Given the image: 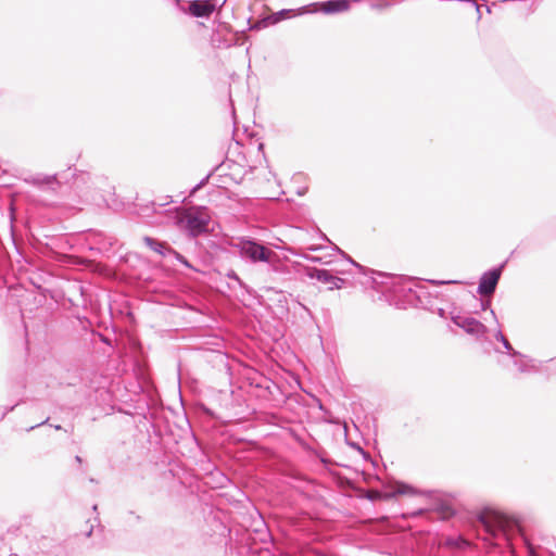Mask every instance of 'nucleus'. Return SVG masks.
<instances>
[{
	"mask_svg": "<svg viewBox=\"0 0 556 556\" xmlns=\"http://www.w3.org/2000/svg\"><path fill=\"white\" fill-rule=\"evenodd\" d=\"M53 428H54L55 430H62V426H61V425H54V426H53Z\"/></svg>",
	"mask_w": 556,
	"mask_h": 556,
	"instance_id": "43",
	"label": "nucleus"
},
{
	"mask_svg": "<svg viewBox=\"0 0 556 556\" xmlns=\"http://www.w3.org/2000/svg\"><path fill=\"white\" fill-rule=\"evenodd\" d=\"M513 359L514 365L520 372H531L539 370V368L534 364H532L533 359L529 358L527 355L526 357H515Z\"/></svg>",
	"mask_w": 556,
	"mask_h": 556,
	"instance_id": "21",
	"label": "nucleus"
},
{
	"mask_svg": "<svg viewBox=\"0 0 556 556\" xmlns=\"http://www.w3.org/2000/svg\"><path fill=\"white\" fill-rule=\"evenodd\" d=\"M91 533H92V528L88 532H86V536H90Z\"/></svg>",
	"mask_w": 556,
	"mask_h": 556,
	"instance_id": "45",
	"label": "nucleus"
},
{
	"mask_svg": "<svg viewBox=\"0 0 556 556\" xmlns=\"http://www.w3.org/2000/svg\"><path fill=\"white\" fill-rule=\"evenodd\" d=\"M450 319L455 326L463 329L466 333L476 337V339H481L489 332L484 324L475 317L463 315L458 308H453L450 312Z\"/></svg>",
	"mask_w": 556,
	"mask_h": 556,
	"instance_id": "10",
	"label": "nucleus"
},
{
	"mask_svg": "<svg viewBox=\"0 0 556 556\" xmlns=\"http://www.w3.org/2000/svg\"><path fill=\"white\" fill-rule=\"evenodd\" d=\"M75 462L78 463V464H81L83 463V458L79 455H76L75 456Z\"/></svg>",
	"mask_w": 556,
	"mask_h": 556,
	"instance_id": "39",
	"label": "nucleus"
},
{
	"mask_svg": "<svg viewBox=\"0 0 556 556\" xmlns=\"http://www.w3.org/2000/svg\"><path fill=\"white\" fill-rule=\"evenodd\" d=\"M484 7H485V10H486V12L489 14L492 13L491 5L485 4Z\"/></svg>",
	"mask_w": 556,
	"mask_h": 556,
	"instance_id": "40",
	"label": "nucleus"
},
{
	"mask_svg": "<svg viewBox=\"0 0 556 556\" xmlns=\"http://www.w3.org/2000/svg\"><path fill=\"white\" fill-rule=\"evenodd\" d=\"M426 511H427V509H422V508H420V509H418L417 514H418V515H422V514H424V513H426Z\"/></svg>",
	"mask_w": 556,
	"mask_h": 556,
	"instance_id": "42",
	"label": "nucleus"
},
{
	"mask_svg": "<svg viewBox=\"0 0 556 556\" xmlns=\"http://www.w3.org/2000/svg\"><path fill=\"white\" fill-rule=\"evenodd\" d=\"M10 222H11V227L13 226V212L11 211L10 213Z\"/></svg>",
	"mask_w": 556,
	"mask_h": 556,
	"instance_id": "41",
	"label": "nucleus"
},
{
	"mask_svg": "<svg viewBox=\"0 0 556 556\" xmlns=\"http://www.w3.org/2000/svg\"><path fill=\"white\" fill-rule=\"evenodd\" d=\"M432 305L434 307L432 309H428V311L435 312L443 319H450V312L453 311V308H456L453 304L448 305L446 308L439 306L437 296H433Z\"/></svg>",
	"mask_w": 556,
	"mask_h": 556,
	"instance_id": "24",
	"label": "nucleus"
},
{
	"mask_svg": "<svg viewBox=\"0 0 556 556\" xmlns=\"http://www.w3.org/2000/svg\"><path fill=\"white\" fill-rule=\"evenodd\" d=\"M226 277L233 281V285H228L230 289H235V287L238 286L241 290H243L244 293L249 295L254 293V290L249 287L233 269H229L226 273Z\"/></svg>",
	"mask_w": 556,
	"mask_h": 556,
	"instance_id": "19",
	"label": "nucleus"
},
{
	"mask_svg": "<svg viewBox=\"0 0 556 556\" xmlns=\"http://www.w3.org/2000/svg\"><path fill=\"white\" fill-rule=\"evenodd\" d=\"M320 238H321L324 241H328V242H330V240L328 239V237H327L325 233H323V232H320Z\"/></svg>",
	"mask_w": 556,
	"mask_h": 556,
	"instance_id": "38",
	"label": "nucleus"
},
{
	"mask_svg": "<svg viewBox=\"0 0 556 556\" xmlns=\"http://www.w3.org/2000/svg\"><path fill=\"white\" fill-rule=\"evenodd\" d=\"M345 283H346V280L344 278L333 276V279H332L331 286L329 287V290L342 289L345 287Z\"/></svg>",
	"mask_w": 556,
	"mask_h": 556,
	"instance_id": "28",
	"label": "nucleus"
},
{
	"mask_svg": "<svg viewBox=\"0 0 556 556\" xmlns=\"http://www.w3.org/2000/svg\"><path fill=\"white\" fill-rule=\"evenodd\" d=\"M201 190L200 186L197 184L194 185L191 189H190V192H189V197H194L195 193Z\"/></svg>",
	"mask_w": 556,
	"mask_h": 556,
	"instance_id": "35",
	"label": "nucleus"
},
{
	"mask_svg": "<svg viewBox=\"0 0 556 556\" xmlns=\"http://www.w3.org/2000/svg\"><path fill=\"white\" fill-rule=\"evenodd\" d=\"M359 0H326L321 2H313L299 9V14H314L321 12L326 15L343 13L350 10L352 2Z\"/></svg>",
	"mask_w": 556,
	"mask_h": 556,
	"instance_id": "8",
	"label": "nucleus"
},
{
	"mask_svg": "<svg viewBox=\"0 0 556 556\" xmlns=\"http://www.w3.org/2000/svg\"><path fill=\"white\" fill-rule=\"evenodd\" d=\"M305 275L311 279H316L323 283L331 285L333 275L331 270L317 267H304Z\"/></svg>",
	"mask_w": 556,
	"mask_h": 556,
	"instance_id": "16",
	"label": "nucleus"
},
{
	"mask_svg": "<svg viewBox=\"0 0 556 556\" xmlns=\"http://www.w3.org/2000/svg\"><path fill=\"white\" fill-rule=\"evenodd\" d=\"M89 482L97 483L98 481L94 478H89Z\"/></svg>",
	"mask_w": 556,
	"mask_h": 556,
	"instance_id": "44",
	"label": "nucleus"
},
{
	"mask_svg": "<svg viewBox=\"0 0 556 556\" xmlns=\"http://www.w3.org/2000/svg\"><path fill=\"white\" fill-rule=\"evenodd\" d=\"M229 549L236 551L238 556H278L280 553L262 516L253 520L252 529L241 533L235 543L230 538Z\"/></svg>",
	"mask_w": 556,
	"mask_h": 556,
	"instance_id": "3",
	"label": "nucleus"
},
{
	"mask_svg": "<svg viewBox=\"0 0 556 556\" xmlns=\"http://www.w3.org/2000/svg\"><path fill=\"white\" fill-rule=\"evenodd\" d=\"M471 516L490 540L502 539L508 543L514 536L522 534L521 518L497 507L484 505L475 509Z\"/></svg>",
	"mask_w": 556,
	"mask_h": 556,
	"instance_id": "2",
	"label": "nucleus"
},
{
	"mask_svg": "<svg viewBox=\"0 0 556 556\" xmlns=\"http://www.w3.org/2000/svg\"><path fill=\"white\" fill-rule=\"evenodd\" d=\"M222 25H224L226 29H229V28H230V26H229V25H227V24H224V23H223Z\"/></svg>",
	"mask_w": 556,
	"mask_h": 556,
	"instance_id": "47",
	"label": "nucleus"
},
{
	"mask_svg": "<svg viewBox=\"0 0 556 556\" xmlns=\"http://www.w3.org/2000/svg\"><path fill=\"white\" fill-rule=\"evenodd\" d=\"M211 223V215L206 207H201L199 211L188 214L184 220L185 232L192 238L208 232Z\"/></svg>",
	"mask_w": 556,
	"mask_h": 556,
	"instance_id": "9",
	"label": "nucleus"
},
{
	"mask_svg": "<svg viewBox=\"0 0 556 556\" xmlns=\"http://www.w3.org/2000/svg\"><path fill=\"white\" fill-rule=\"evenodd\" d=\"M268 291H274L278 298L276 300L277 302V306L282 311V312H288L289 311V307H288V300H287V296L285 295V293L281 291V290H276L275 288H268L267 289Z\"/></svg>",
	"mask_w": 556,
	"mask_h": 556,
	"instance_id": "26",
	"label": "nucleus"
},
{
	"mask_svg": "<svg viewBox=\"0 0 556 556\" xmlns=\"http://www.w3.org/2000/svg\"><path fill=\"white\" fill-rule=\"evenodd\" d=\"M9 270V261L7 255L0 250V289L7 287V275Z\"/></svg>",
	"mask_w": 556,
	"mask_h": 556,
	"instance_id": "23",
	"label": "nucleus"
},
{
	"mask_svg": "<svg viewBox=\"0 0 556 556\" xmlns=\"http://www.w3.org/2000/svg\"><path fill=\"white\" fill-rule=\"evenodd\" d=\"M376 275L375 273H372ZM371 277L372 289L379 291L386 296L391 293L394 304L399 308L415 307L421 309H432L433 295L428 288L414 277L393 276L389 274H377Z\"/></svg>",
	"mask_w": 556,
	"mask_h": 556,
	"instance_id": "1",
	"label": "nucleus"
},
{
	"mask_svg": "<svg viewBox=\"0 0 556 556\" xmlns=\"http://www.w3.org/2000/svg\"><path fill=\"white\" fill-rule=\"evenodd\" d=\"M227 0H191L187 7L180 5V0H177L179 10L184 13L201 18H208L213 12L219 7H223Z\"/></svg>",
	"mask_w": 556,
	"mask_h": 556,
	"instance_id": "11",
	"label": "nucleus"
},
{
	"mask_svg": "<svg viewBox=\"0 0 556 556\" xmlns=\"http://www.w3.org/2000/svg\"><path fill=\"white\" fill-rule=\"evenodd\" d=\"M467 2L470 3L475 8V10L477 12V21L479 22L482 17L481 5L478 2L471 1V0H469Z\"/></svg>",
	"mask_w": 556,
	"mask_h": 556,
	"instance_id": "32",
	"label": "nucleus"
},
{
	"mask_svg": "<svg viewBox=\"0 0 556 556\" xmlns=\"http://www.w3.org/2000/svg\"><path fill=\"white\" fill-rule=\"evenodd\" d=\"M135 518H136L137 521L141 520V517L139 515H136Z\"/></svg>",
	"mask_w": 556,
	"mask_h": 556,
	"instance_id": "46",
	"label": "nucleus"
},
{
	"mask_svg": "<svg viewBox=\"0 0 556 556\" xmlns=\"http://www.w3.org/2000/svg\"><path fill=\"white\" fill-rule=\"evenodd\" d=\"M48 421H49V418H46L43 421H41V422H39V424H37V425H34V426H31V427L27 428L26 430H27V431H31V430H34V429H35V428H37V427H40V426H42V425H47V424H48Z\"/></svg>",
	"mask_w": 556,
	"mask_h": 556,
	"instance_id": "36",
	"label": "nucleus"
},
{
	"mask_svg": "<svg viewBox=\"0 0 556 556\" xmlns=\"http://www.w3.org/2000/svg\"><path fill=\"white\" fill-rule=\"evenodd\" d=\"M143 242L149 249H151L155 253L164 257H168L167 251L170 250L172 247L167 242L161 241L150 236H144Z\"/></svg>",
	"mask_w": 556,
	"mask_h": 556,
	"instance_id": "17",
	"label": "nucleus"
},
{
	"mask_svg": "<svg viewBox=\"0 0 556 556\" xmlns=\"http://www.w3.org/2000/svg\"><path fill=\"white\" fill-rule=\"evenodd\" d=\"M218 167H215L213 168L205 177H203L199 182L198 185L200 186V188H204L208 181H210V178L214 175V173L216 172Z\"/></svg>",
	"mask_w": 556,
	"mask_h": 556,
	"instance_id": "30",
	"label": "nucleus"
},
{
	"mask_svg": "<svg viewBox=\"0 0 556 556\" xmlns=\"http://www.w3.org/2000/svg\"><path fill=\"white\" fill-rule=\"evenodd\" d=\"M334 249L337 251H339L344 256V258H346L353 266H355L363 275L368 276L367 283L371 285V277L374 276L372 273H375V274H383L382 271H377V270H374V269H369V268H367V267L356 263L351 256H349L346 253L341 251L338 247H336ZM375 277H377V280H380V277L378 275H375Z\"/></svg>",
	"mask_w": 556,
	"mask_h": 556,
	"instance_id": "20",
	"label": "nucleus"
},
{
	"mask_svg": "<svg viewBox=\"0 0 556 556\" xmlns=\"http://www.w3.org/2000/svg\"><path fill=\"white\" fill-rule=\"evenodd\" d=\"M346 444L359 452L365 459L370 457L369 454L358 443L346 440Z\"/></svg>",
	"mask_w": 556,
	"mask_h": 556,
	"instance_id": "29",
	"label": "nucleus"
},
{
	"mask_svg": "<svg viewBox=\"0 0 556 556\" xmlns=\"http://www.w3.org/2000/svg\"><path fill=\"white\" fill-rule=\"evenodd\" d=\"M421 494L415 486L408 484L406 482H399L396 488L392 491H368L365 489H359L357 492V497L361 500H367L369 502H376L381 500H389L396 497L399 495H417Z\"/></svg>",
	"mask_w": 556,
	"mask_h": 556,
	"instance_id": "7",
	"label": "nucleus"
},
{
	"mask_svg": "<svg viewBox=\"0 0 556 556\" xmlns=\"http://www.w3.org/2000/svg\"><path fill=\"white\" fill-rule=\"evenodd\" d=\"M67 170L66 172H63V173H60V174H54V175H51V176H45V177H36L34 178V182L37 184V185H41V184H45V185H50V184H53V182H60L59 179L61 180H64V182H68L70 179L66 175Z\"/></svg>",
	"mask_w": 556,
	"mask_h": 556,
	"instance_id": "22",
	"label": "nucleus"
},
{
	"mask_svg": "<svg viewBox=\"0 0 556 556\" xmlns=\"http://www.w3.org/2000/svg\"><path fill=\"white\" fill-rule=\"evenodd\" d=\"M301 268L304 267L298 263L285 261L276 253L266 267V274L273 281L286 282L295 279Z\"/></svg>",
	"mask_w": 556,
	"mask_h": 556,
	"instance_id": "5",
	"label": "nucleus"
},
{
	"mask_svg": "<svg viewBox=\"0 0 556 556\" xmlns=\"http://www.w3.org/2000/svg\"><path fill=\"white\" fill-rule=\"evenodd\" d=\"M17 404H14V405H11V406H8V407H4V408H1V412H0V420H2L7 414H9L10 412H12L15 406Z\"/></svg>",
	"mask_w": 556,
	"mask_h": 556,
	"instance_id": "33",
	"label": "nucleus"
},
{
	"mask_svg": "<svg viewBox=\"0 0 556 556\" xmlns=\"http://www.w3.org/2000/svg\"><path fill=\"white\" fill-rule=\"evenodd\" d=\"M495 340L501 342L504 350H505V353L507 355H509L511 358H515V357H526L525 354L520 353L519 351L515 350L513 348V345L510 344V342L508 341V339L504 336L503 331L501 329H498L495 334Z\"/></svg>",
	"mask_w": 556,
	"mask_h": 556,
	"instance_id": "18",
	"label": "nucleus"
},
{
	"mask_svg": "<svg viewBox=\"0 0 556 556\" xmlns=\"http://www.w3.org/2000/svg\"><path fill=\"white\" fill-rule=\"evenodd\" d=\"M507 262L508 260L502 262L497 266L488 269L481 275L477 288V293L480 295H491L496 291L497 285Z\"/></svg>",
	"mask_w": 556,
	"mask_h": 556,
	"instance_id": "12",
	"label": "nucleus"
},
{
	"mask_svg": "<svg viewBox=\"0 0 556 556\" xmlns=\"http://www.w3.org/2000/svg\"><path fill=\"white\" fill-rule=\"evenodd\" d=\"M76 172H77V169H76V168H74V172L71 174V177H72V178H74V177L78 178V176H77V173H76ZM79 177L81 178V180H85V177H89V174H88V173H83V172H81V173H80V175H79Z\"/></svg>",
	"mask_w": 556,
	"mask_h": 556,
	"instance_id": "34",
	"label": "nucleus"
},
{
	"mask_svg": "<svg viewBox=\"0 0 556 556\" xmlns=\"http://www.w3.org/2000/svg\"><path fill=\"white\" fill-rule=\"evenodd\" d=\"M230 245L236 249L239 256L247 263H263L267 267L275 257L276 252L266 248L263 242L256 238L242 236L236 238Z\"/></svg>",
	"mask_w": 556,
	"mask_h": 556,
	"instance_id": "4",
	"label": "nucleus"
},
{
	"mask_svg": "<svg viewBox=\"0 0 556 556\" xmlns=\"http://www.w3.org/2000/svg\"><path fill=\"white\" fill-rule=\"evenodd\" d=\"M299 13V9L296 10V13L292 9H282L270 15L261 16L255 21H253V18L250 16L248 18L249 29L261 30L263 28L268 27L269 25H275L283 20L290 18L291 16L300 15Z\"/></svg>",
	"mask_w": 556,
	"mask_h": 556,
	"instance_id": "14",
	"label": "nucleus"
},
{
	"mask_svg": "<svg viewBox=\"0 0 556 556\" xmlns=\"http://www.w3.org/2000/svg\"><path fill=\"white\" fill-rule=\"evenodd\" d=\"M160 554L174 556L184 545L182 535L176 530L168 528L162 530L157 535Z\"/></svg>",
	"mask_w": 556,
	"mask_h": 556,
	"instance_id": "13",
	"label": "nucleus"
},
{
	"mask_svg": "<svg viewBox=\"0 0 556 556\" xmlns=\"http://www.w3.org/2000/svg\"><path fill=\"white\" fill-rule=\"evenodd\" d=\"M167 254H168V256L174 257L177 262H179L185 267L192 269L194 271H198V269L192 266V264L187 260V257L184 256L178 251H176L173 247L170 248V250L167 251Z\"/></svg>",
	"mask_w": 556,
	"mask_h": 556,
	"instance_id": "25",
	"label": "nucleus"
},
{
	"mask_svg": "<svg viewBox=\"0 0 556 556\" xmlns=\"http://www.w3.org/2000/svg\"><path fill=\"white\" fill-rule=\"evenodd\" d=\"M37 547L40 552L45 554H52L54 556H66L64 547L54 539L49 536H42L38 541Z\"/></svg>",
	"mask_w": 556,
	"mask_h": 556,
	"instance_id": "15",
	"label": "nucleus"
},
{
	"mask_svg": "<svg viewBox=\"0 0 556 556\" xmlns=\"http://www.w3.org/2000/svg\"><path fill=\"white\" fill-rule=\"evenodd\" d=\"M491 300L490 299H481L480 300V306H481V309L482 311H488L490 309L491 312V315L493 317V319L495 320L496 324H498V319H497V316L495 314V312L491 308Z\"/></svg>",
	"mask_w": 556,
	"mask_h": 556,
	"instance_id": "27",
	"label": "nucleus"
},
{
	"mask_svg": "<svg viewBox=\"0 0 556 556\" xmlns=\"http://www.w3.org/2000/svg\"><path fill=\"white\" fill-rule=\"evenodd\" d=\"M457 541H458V540H456V539H448L447 543H448V545H451V546H457Z\"/></svg>",
	"mask_w": 556,
	"mask_h": 556,
	"instance_id": "37",
	"label": "nucleus"
},
{
	"mask_svg": "<svg viewBox=\"0 0 556 556\" xmlns=\"http://www.w3.org/2000/svg\"><path fill=\"white\" fill-rule=\"evenodd\" d=\"M422 494L430 498V510L435 513L441 520H450L457 515L453 504V496L437 491H425Z\"/></svg>",
	"mask_w": 556,
	"mask_h": 556,
	"instance_id": "6",
	"label": "nucleus"
},
{
	"mask_svg": "<svg viewBox=\"0 0 556 556\" xmlns=\"http://www.w3.org/2000/svg\"><path fill=\"white\" fill-rule=\"evenodd\" d=\"M430 283L434 286L450 285V283H462L458 280H429Z\"/></svg>",
	"mask_w": 556,
	"mask_h": 556,
	"instance_id": "31",
	"label": "nucleus"
}]
</instances>
